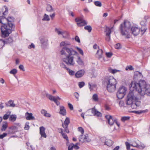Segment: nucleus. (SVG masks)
Segmentation results:
<instances>
[{
    "mask_svg": "<svg viewBox=\"0 0 150 150\" xmlns=\"http://www.w3.org/2000/svg\"><path fill=\"white\" fill-rule=\"evenodd\" d=\"M71 45L69 42L65 41L60 43V47L63 46L60 51V54L63 56L62 60L67 65L74 66L75 64L74 60V56L77 55L78 53L71 47L68 46Z\"/></svg>",
    "mask_w": 150,
    "mask_h": 150,
    "instance_id": "obj_1",
    "label": "nucleus"
},
{
    "mask_svg": "<svg viewBox=\"0 0 150 150\" xmlns=\"http://www.w3.org/2000/svg\"><path fill=\"white\" fill-rule=\"evenodd\" d=\"M131 27L130 23L127 20H125L120 26L121 35L125 38H127L130 37V31L134 35H138L140 32V28L134 26L132 27L131 29Z\"/></svg>",
    "mask_w": 150,
    "mask_h": 150,
    "instance_id": "obj_2",
    "label": "nucleus"
},
{
    "mask_svg": "<svg viewBox=\"0 0 150 150\" xmlns=\"http://www.w3.org/2000/svg\"><path fill=\"white\" fill-rule=\"evenodd\" d=\"M131 89L133 88L141 96L146 94L150 96V85H146V82L144 80H140L139 83L132 81L130 84Z\"/></svg>",
    "mask_w": 150,
    "mask_h": 150,
    "instance_id": "obj_3",
    "label": "nucleus"
},
{
    "mask_svg": "<svg viewBox=\"0 0 150 150\" xmlns=\"http://www.w3.org/2000/svg\"><path fill=\"white\" fill-rule=\"evenodd\" d=\"M105 82L107 85V88L108 91L113 92L115 91L116 85L117 83L116 80L113 77L110 76L106 79Z\"/></svg>",
    "mask_w": 150,
    "mask_h": 150,
    "instance_id": "obj_4",
    "label": "nucleus"
},
{
    "mask_svg": "<svg viewBox=\"0 0 150 150\" xmlns=\"http://www.w3.org/2000/svg\"><path fill=\"white\" fill-rule=\"evenodd\" d=\"M8 23L7 25H3L1 27V37L3 38H5L8 36L11 32V28H13L14 26L12 22Z\"/></svg>",
    "mask_w": 150,
    "mask_h": 150,
    "instance_id": "obj_5",
    "label": "nucleus"
},
{
    "mask_svg": "<svg viewBox=\"0 0 150 150\" xmlns=\"http://www.w3.org/2000/svg\"><path fill=\"white\" fill-rule=\"evenodd\" d=\"M140 99L139 95H137L134 90L133 91H130L127 96L126 104L130 105L134 101L139 100Z\"/></svg>",
    "mask_w": 150,
    "mask_h": 150,
    "instance_id": "obj_6",
    "label": "nucleus"
},
{
    "mask_svg": "<svg viewBox=\"0 0 150 150\" xmlns=\"http://www.w3.org/2000/svg\"><path fill=\"white\" fill-rule=\"evenodd\" d=\"M127 90L126 88L124 86L120 88L117 93L118 98L121 99L123 98L126 93Z\"/></svg>",
    "mask_w": 150,
    "mask_h": 150,
    "instance_id": "obj_7",
    "label": "nucleus"
},
{
    "mask_svg": "<svg viewBox=\"0 0 150 150\" xmlns=\"http://www.w3.org/2000/svg\"><path fill=\"white\" fill-rule=\"evenodd\" d=\"M87 115L88 116H92V115L96 116L97 117H101V113L97 110L94 107L92 109H89L86 112Z\"/></svg>",
    "mask_w": 150,
    "mask_h": 150,
    "instance_id": "obj_8",
    "label": "nucleus"
},
{
    "mask_svg": "<svg viewBox=\"0 0 150 150\" xmlns=\"http://www.w3.org/2000/svg\"><path fill=\"white\" fill-rule=\"evenodd\" d=\"M105 117L108 120V123L110 125H112L113 124L115 123L118 126V127L120 125V124L117 121V119L115 118H113L110 115H108L105 116Z\"/></svg>",
    "mask_w": 150,
    "mask_h": 150,
    "instance_id": "obj_9",
    "label": "nucleus"
},
{
    "mask_svg": "<svg viewBox=\"0 0 150 150\" xmlns=\"http://www.w3.org/2000/svg\"><path fill=\"white\" fill-rule=\"evenodd\" d=\"M79 140L80 142L83 143L89 142L91 141V139L89 138L88 135L86 134H81L79 137Z\"/></svg>",
    "mask_w": 150,
    "mask_h": 150,
    "instance_id": "obj_10",
    "label": "nucleus"
},
{
    "mask_svg": "<svg viewBox=\"0 0 150 150\" xmlns=\"http://www.w3.org/2000/svg\"><path fill=\"white\" fill-rule=\"evenodd\" d=\"M75 21L79 26H83L87 24V22L83 19L82 18H78L75 19Z\"/></svg>",
    "mask_w": 150,
    "mask_h": 150,
    "instance_id": "obj_11",
    "label": "nucleus"
},
{
    "mask_svg": "<svg viewBox=\"0 0 150 150\" xmlns=\"http://www.w3.org/2000/svg\"><path fill=\"white\" fill-rule=\"evenodd\" d=\"M70 122V119L69 118L66 117L64 123L62 124V126L64 129L65 132L67 133H69V131L68 129V126Z\"/></svg>",
    "mask_w": 150,
    "mask_h": 150,
    "instance_id": "obj_12",
    "label": "nucleus"
},
{
    "mask_svg": "<svg viewBox=\"0 0 150 150\" xmlns=\"http://www.w3.org/2000/svg\"><path fill=\"white\" fill-rule=\"evenodd\" d=\"M106 32L105 40L107 41H109L110 39V34L111 33V29L109 28H106L105 30Z\"/></svg>",
    "mask_w": 150,
    "mask_h": 150,
    "instance_id": "obj_13",
    "label": "nucleus"
},
{
    "mask_svg": "<svg viewBox=\"0 0 150 150\" xmlns=\"http://www.w3.org/2000/svg\"><path fill=\"white\" fill-rule=\"evenodd\" d=\"M45 129L43 126H42L40 127V134L41 135V137L40 138V139L41 140L42 137L46 138L47 137V135L45 132Z\"/></svg>",
    "mask_w": 150,
    "mask_h": 150,
    "instance_id": "obj_14",
    "label": "nucleus"
},
{
    "mask_svg": "<svg viewBox=\"0 0 150 150\" xmlns=\"http://www.w3.org/2000/svg\"><path fill=\"white\" fill-rule=\"evenodd\" d=\"M85 71L83 69L77 71L75 74L76 77L77 78H79L82 77L85 74Z\"/></svg>",
    "mask_w": 150,
    "mask_h": 150,
    "instance_id": "obj_15",
    "label": "nucleus"
},
{
    "mask_svg": "<svg viewBox=\"0 0 150 150\" xmlns=\"http://www.w3.org/2000/svg\"><path fill=\"white\" fill-rule=\"evenodd\" d=\"M25 117L26 119L28 120H35V117L33 116L32 113H29L27 112L25 113Z\"/></svg>",
    "mask_w": 150,
    "mask_h": 150,
    "instance_id": "obj_16",
    "label": "nucleus"
},
{
    "mask_svg": "<svg viewBox=\"0 0 150 150\" xmlns=\"http://www.w3.org/2000/svg\"><path fill=\"white\" fill-rule=\"evenodd\" d=\"M134 103H133L132 104H131V107L133 109H135L137 108V107H138L141 104V102L139 100H137L134 101Z\"/></svg>",
    "mask_w": 150,
    "mask_h": 150,
    "instance_id": "obj_17",
    "label": "nucleus"
},
{
    "mask_svg": "<svg viewBox=\"0 0 150 150\" xmlns=\"http://www.w3.org/2000/svg\"><path fill=\"white\" fill-rule=\"evenodd\" d=\"M134 79L137 80L142 78V75L141 73L137 71L134 73Z\"/></svg>",
    "mask_w": 150,
    "mask_h": 150,
    "instance_id": "obj_18",
    "label": "nucleus"
},
{
    "mask_svg": "<svg viewBox=\"0 0 150 150\" xmlns=\"http://www.w3.org/2000/svg\"><path fill=\"white\" fill-rule=\"evenodd\" d=\"M103 50L100 49H99L98 50L96 54V57L100 59L103 57Z\"/></svg>",
    "mask_w": 150,
    "mask_h": 150,
    "instance_id": "obj_19",
    "label": "nucleus"
},
{
    "mask_svg": "<svg viewBox=\"0 0 150 150\" xmlns=\"http://www.w3.org/2000/svg\"><path fill=\"white\" fill-rule=\"evenodd\" d=\"M59 113L60 114L63 116H65L66 115V110L64 106H60V111L59 112Z\"/></svg>",
    "mask_w": 150,
    "mask_h": 150,
    "instance_id": "obj_20",
    "label": "nucleus"
},
{
    "mask_svg": "<svg viewBox=\"0 0 150 150\" xmlns=\"http://www.w3.org/2000/svg\"><path fill=\"white\" fill-rule=\"evenodd\" d=\"M8 23L7 18L3 17H0V23L3 24V25H6L5 23Z\"/></svg>",
    "mask_w": 150,
    "mask_h": 150,
    "instance_id": "obj_21",
    "label": "nucleus"
},
{
    "mask_svg": "<svg viewBox=\"0 0 150 150\" xmlns=\"http://www.w3.org/2000/svg\"><path fill=\"white\" fill-rule=\"evenodd\" d=\"M41 44L43 45L47 46L48 45V40L45 38H42L40 39Z\"/></svg>",
    "mask_w": 150,
    "mask_h": 150,
    "instance_id": "obj_22",
    "label": "nucleus"
},
{
    "mask_svg": "<svg viewBox=\"0 0 150 150\" xmlns=\"http://www.w3.org/2000/svg\"><path fill=\"white\" fill-rule=\"evenodd\" d=\"M77 63L80 65H84V62L82 60L79 56H78L77 59L76 60Z\"/></svg>",
    "mask_w": 150,
    "mask_h": 150,
    "instance_id": "obj_23",
    "label": "nucleus"
},
{
    "mask_svg": "<svg viewBox=\"0 0 150 150\" xmlns=\"http://www.w3.org/2000/svg\"><path fill=\"white\" fill-rule=\"evenodd\" d=\"M41 113L43 114L45 116L49 117H51V115L47 113V111L44 109H42L41 110Z\"/></svg>",
    "mask_w": 150,
    "mask_h": 150,
    "instance_id": "obj_24",
    "label": "nucleus"
},
{
    "mask_svg": "<svg viewBox=\"0 0 150 150\" xmlns=\"http://www.w3.org/2000/svg\"><path fill=\"white\" fill-rule=\"evenodd\" d=\"M46 96L49 98V100L51 101H54V100L56 99V97L54 96H52L51 95L47 93L46 94Z\"/></svg>",
    "mask_w": 150,
    "mask_h": 150,
    "instance_id": "obj_25",
    "label": "nucleus"
},
{
    "mask_svg": "<svg viewBox=\"0 0 150 150\" xmlns=\"http://www.w3.org/2000/svg\"><path fill=\"white\" fill-rule=\"evenodd\" d=\"M8 127V125L7 122H3V125L1 130L2 131H5Z\"/></svg>",
    "mask_w": 150,
    "mask_h": 150,
    "instance_id": "obj_26",
    "label": "nucleus"
},
{
    "mask_svg": "<svg viewBox=\"0 0 150 150\" xmlns=\"http://www.w3.org/2000/svg\"><path fill=\"white\" fill-rule=\"evenodd\" d=\"M55 30V32L57 33L59 35H62L64 33L63 32V31L60 29L56 28Z\"/></svg>",
    "mask_w": 150,
    "mask_h": 150,
    "instance_id": "obj_27",
    "label": "nucleus"
},
{
    "mask_svg": "<svg viewBox=\"0 0 150 150\" xmlns=\"http://www.w3.org/2000/svg\"><path fill=\"white\" fill-rule=\"evenodd\" d=\"M2 10L4 11L3 13V14L4 15H6L8 13V11L7 7L6 6H4Z\"/></svg>",
    "mask_w": 150,
    "mask_h": 150,
    "instance_id": "obj_28",
    "label": "nucleus"
},
{
    "mask_svg": "<svg viewBox=\"0 0 150 150\" xmlns=\"http://www.w3.org/2000/svg\"><path fill=\"white\" fill-rule=\"evenodd\" d=\"M108 71L109 72L112 73V74H114L118 72L121 71L120 70H117L116 69H113L111 68L109 69Z\"/></svg>",
    "mask_w": 150,
    "mask_h": 150,
    "instance_id": "obj_29",
    "label": "nucleus"
},
{
    "mask_svg": "<svg viewBox=\"0 0 150 150\" xmlns=\"http://www.w3.org/2000/svg\"><path fill=\"white\" fill-rule=\"evenodd\" d=\"M47 11L49 12H52L54 11V9L52 8V6L50 5H47Z\"/></svg>",
    "mask_w": 150,
    "mask_h": 150,
    "instance_id": "obj_30",
    "label": "nucleus"
},
{
    "mask_svg": "<svg viewBox=\"0 0 150 150\" xmlns=\"http://www.w3.org/2000/svg\"><path fill=\"white\" fill-rule=\"evenodd\" d=\"M11 114L10 112H6V113L4 115L3 117V119L4 120H6L7 119L9 116Z\"/></svg>",
    "mask_w": 150,
    "mask_h": 150,
    "instance_id": "obj_31",
    "label": "nucleus"
},
{
    "mask_svg": "<svg viewBox=\"0 0 150 150\" xmlns=\"http://www.w3.org/2000/svg\"><path fill=\"white\" fill-rule=\"evenodd\" d=\"M61 130V132L63 138L66 140L67 141H68V138L67 134L64 133L63 132L62 129H60Z\"/></svg>",
    "mask_w": 150,
    "mask_h": 150,
    "instance_id": "obj_32",
    "label": "nucleus"
},
{
    "mask_svg": "<svg viewBox=\"0 0 150 150\" xmlns=\"http://www.w3.org/2000/svg\"><path fill=\"white\" fill-rule=\"evenodd\" d=\"M63 62H61L60 63V66L62 68L64 69L67 70L68 68L67 67L66 65L63 62H64L62 61ZM64 63H65L64 62Z\"/></svg>",
    "mask_w": 150,
    "mask_h": 150,
    "instance_id": "obj_33",
    "label": "nucleus"
},
{
    "mask_svg": "<svg viewBox=\"0 0 150 150\" xmlns=\"http://www.w3.org/2000/svg\"><path fill=\"white\" fill-rule=\"evenodd\" d=\"M16 115H12L10 116L9 119L10 120L14 122L16 120Z\"/></svg>",
    "mask_w": 150,
    "mask_h": 150,
    "instance_id": "obj_34",
    "label": "nucleus"
},
{
    "mask_svg": "<svg viewBox=\"0 0 150 150\" xmlns=\"http://www.w3.org/2000/svg\"><path fill=\"white\" fill-rule=\"evenodd\" d=\"M50 20V18L49 16L46 14H45L43 18L42 19V20L46 21H49Z\"/></svg>",
    "mask_w": 150,
    "mask_h": 150,
    "instance_id": "obj_35",
    "label": "nucleus"
},
{
    "mask_svg": "<svg viewBox=\"0 0 150 150\" xmlns=\"http://www.w3.org/2000/svg\"><path fill=\"white\" fill-rule=\"evenodd\" d=\"M13 41L12 38L11 37H9L8 39L5 41V43H10L12 42Z\"/></svg>",
    "mask_w": 150,
    "mask_h": 150,
    "instance_id": "obj_36",
    "label": "nucleus"
},
{
    "mask_svg": "<svg viewBox=\"0 0 150 150\" xmlns=\"http://www.w3.org/2000/svg\"><path fill=\"white\" fill-rule=\"evenodd\" d=\"M112 142L111 140H108L105 142V144L108 146H110L112 145Z\"/></svg>",
    "mask_w": 150,
    "mask_h": 150,
    "instance_id": "obj_37",
    "label": "nucleus"
},
{
    "mask_svg": "<svg viewBox=\"0 0 150 150\" xmlns=\"http://www.w3.org/2000/svg\"><path fill=\"white\" fill-rule=\"evenodd\" d=\"M67 70L68 71L69 75H74L75 74V72L74 71L70 69L69 68L67 69Z\"/></svg>",
    "mask_w": 150,
    "mask_h": 150,
    "instance_id": "obj_38",
    "label": "nucleus"
},
{
    "mask_svg": "<svg viewBox=\"0 0 150 150\" xmlns=\"http://www.w3.org/2000/svg\"><path fill=\"white\" fill-rule=\"evenodd\" d=\"M145 146L144 145V144L140 143V144H138V148L140 149H142L145 148Z\"/></svg>",
    "mask_w": 150,
    "mask_h": 150,
    "instance_id": "obj_39",
    "label": "nucleus"
},
{
    "mask_svg": "<svg viewBox=\"0 0 150 150\" xmlns=\"http://www.w3.org/2000/svg\"><path fill=\"white\" fill-rule=\"evenodd\" d=\"M84 29L88 30L89 32H91L92 30V28L91 27L90 25H87L84 27Z\"/></svg>",
    "mask_w": 150,
    "mask_h": 150,
    "instance_id": "obj_40",
    "label": "nucleus"
},
{
    "mask_svg": "<svg viewBox=\"0 0 150 150\" xmlns=\"http://www.w3.org/2000/svg\"><path fill=\"white\" fill-rule=\"evenodd\" d=\"M129 118L130 117L128 116L123 117H121V120L122 122H125L129 120Z\"/></svg>",
    "mask_w": 150,
    "mask_h": 150,
    "instance_id": "obj_41",
    "label": "nucleus"
},
{
    "mask_svg": "<svg viewBox=\"0 0 150 150\" xmlns=\"http://www.w3.org/2000/svg\"><path fill=\"white\" fill-rule=\"evenodd\" d=\"M76 48L79 52V53L82 55L83 56V52L82 50L80 48H79L77 47H76Z\"/></svg>",
    "mask_w": 150,
    "mask_h": 150,
    "instance_id": "obj_42",
    "label": "nucleus"
},
{
    "mask_svg": "<svg viewBox=\"0 0 150 150\" xmlns=\"http://www.w3.org/2000/svg\"><path fill=\"white\" fill-rule=\"evenodd\" d=\"M5 44V41L0 39V48H2Z\"/></svg>",
    "mask_w": 150,
    "mask_h": 150,
    "instance_id": "obj_43",
    "label": "nucleus"
},
{
    "mask_svg": "<svg viewBox=\"0 0 150 150\" xmlns=\"http://www.w3.org/2000/svg\"><path fill=\"white\" fill-rule=\"evenodd\" d=\"M63 34L62 35L63 38H66L69 35V33L68 32L65 31H63Z\"/></svg>",
    "mask_w": 150,
    "mask_h": 150,
    "instance_id": "obj_44",
    "label": "nucleus"
},
{
    "mask_svg": "<svg viewBox=\"0 0 150 150\" xmlns=\"http://www.w3.org/2000/svg\"><path fill=\"white\" fill-rule=\"evenodd\" d=\"M93 100L95 101H97L98 100V96L97 94H94L92 97Z\"/></svg>",
    "mask_w": 150,
    "mask_h": 150,
    "instance_id": "obj_45",
    "label": "nucleus"
},
{
    "mask_svg": "<svg viewBox=\"0 0 150 150\" xmlns=\"http://www.w3.org/2000/svg\"><path fill=\"white\" fill-rule=\"evenodd\" d=\"M94 4L96 6L101 7L102 6L101 2L100 1H96L94 2Z\"/></svg>",
    "mask_w": 150,
    "mask_h": 150,
    "instance_id": "obj_46",
    "label": "nucleus"
},
{
    "mask_svg": "<svg viewBox=\"0 0 150 150\" xmlns=\"http://www.w3.org/2000/svg\"><path fill=\"white\" fill-rule=\"evenodd\" d=\"M8 23H11L13 21V18L12 17H8L7 18Z\"/></svg>",
    "mask_w": 150,
    "mask_h": 150,
    "instance_id": "obj_47",
    "label": "nucleus"
},
{
    "mask_svg": "<svg viewBox=\"0 0 150 150\" xmlns=\"http://www.w3.org/2000/svg\"><path fill=\"white\" fill-rule=\"evenodd\" d=\"M17 72V69H13L10 71V74H16Z\"/></svg>",
    "mask_w": 150,
    "mask_h": 150,
    "instance_id": "obj_48",
    "label": "nucleus"
},
{
    "mask_svg": "<svg viewBox=\"0 0 150 150\" xmlns=\"http://www.w3.org/2000/svg\"><path fill=\"white\" fill-rule=\"evenodd\" d=\"M125 69L126 70H132L134 69V68H133L132 66L131 65H129L127 66L126 68Z\"/></svg>",
    "mask_w": 150,
    "mask_h": 150,
    "instance_id": "obj_49",
    "label": "nucleus"
},
{
    "mask_svg": "<svg viewBox=\"0 0 150 150\" xmlns=\"http://www.w3.org/2000/svg\"><path fill=\"white\" fill-rule=\"evenodd\" d=\"M85 85V83L83 82H79L78 83L79 86L80 88L83 87Z\"/></svg>",
    "mask_w": 150,
    "mask_h": 150,
    "instance_id": "obj_50",
    "label": "nucleus"
},
{
    "mask_svg": "<svg viewBox=\"0 0 150 150\" xmlns=\"http://www.w3.org/2000/svg\"><path fill=\"white\" fill-rule=\"evenodd\" d=\"M29 123L27 122L25 124V126L24 127V129L25 130H28L29 129Z\"/></svg>",
    "mask_w": 150,
    "mask_h": 150,
    "instance_id": "obj_51",
    "label": "nucleus"
},
{
    "mask_svg": "<svg viewBox=\"0 0 150 150\" xmlns=\"http://www.w3.org/2000/svg\"><path fill=\"white\" fill-rule=\"evenodd\" d=\"M138 143L134 142H133L132 144L131 145L133 146L138 148Z\"/></svg>",
    "mask_w": 150,
    "mask_h": 150,
    "instance_id": "obj_52",
    "label": "nucleus"
},
{
    "mask_svg": "<svg viewBox=\"0 0 150 150\" xmlns=\"http://www.w3.org/2000/svg\"><path fill=\"white\" fill-rule=\"evenodd\" d=\"M78 131L81 132V134H83L84 133V129H83L81 127H79L78 128Z\"/></svg>",
    "mask_w": 150,
    "mask_h": 150,
    "instance_id": "obj_53",
    "label": "nucleus"
},
{
    "mask_svg": "<svg viewBox=\"0 0 150 150\" xmlns=\"http://www.w3.org/2000/svg\"><path fill=\"white\" fill-rule=\"evenodd\" d=\"M74 144H71L68 147V150H72L74 148Z\"/></svg>",
    "mask_w": 150,
    "mask_h": 150,
    "instance_id": "obj_54",
    "label": "nucleus"
},
{
    "mask_svg": "<svg viewBox=\"0 0 150 150\" xmlns=\"http://www.w3.org/2000/svg\"><path fill=\"white\" fill-rule=\"evenodd\" d=\"M74 95L76 98L77 99V100H78L79 98V96L78 93L77 92L74 93Z\"/></svg>",
    "mask_w": 150,
    "mask_h": 150,
    "instance_id": "obj_55",
    "label": "nucleus"
},
{
    "mask_svg": "<svg viewBox=\"0 0 150 150\" xmlns=\"http://www.w3.org/2000/svg\"><path fill=\"white\" fill-rule=\"evenodd\" d=\"M7 135V134L5 133H3V134L0 135V139H2L4 137H6Z\"/></svg>",
    "mask_w": 150,
    "mask_h": 150,
    "instance_id": "obj_56",
    "label": "nucleus"
},
{
    "mask_svg": "<svg viewBox=\"0 0 150 150\" xmlns=\"http://www.w3.org/2000/svg\"><path fill=\"white\" fill-rule=\"evenodd\" d=\"M125 145L126 146L127 149V150H129L130 149V144L127 142H125Z\"/></svg>",
    "mask_w": 150,
    "mask_h": 150,
    "instance_id": "obj_57",
    "label": "nucleus"
},
{
    "mask_svg": "<svg viewBox=\"0 0 150 150\" xmlns=\"http://www.w3.org/2000/svg\"><path fill=\"white\" fill-rule=\"evenodd\" d=\"M19 69L23 71H24L25 70L24 66L23 65L21 64L19 66Z\"/></svg>",
    "mask_w": 150,
    "mask_h": 150,
    "instance_id": "obj_58",
    "label": "nucleus"
},
{
    "mask_svg": "<svg viewBox=\"0 0 150 150\" xmlns=\"http://www.w3.org/2000/svg\"><path fill=\"white\" fill-rule=\"evenodd\" d=\"M115 47L117 49H119L121 48L120 45L119 43H117L115 45Z\"/></svg>",
    "mask_w": 150,
    "mask_h": 150,
    "instance_id": "obj_59",
    "label": "nucleus"
},
{
    "mask_svg": "<svg viewBox=\"0 0 150 150\" xmlns=\"http://www.w3.org/2000/svg\"><path fill=\"white\" fill-rule=\"evenodd\" d=\"M75 39L76 41L78 43L80 42V40L79 38L77 36H76L75 38Z\"/></svg>",
    "mask_w": 150,
    "mask_h": 150,
    "instance_id": "obj_60",
    "label": "nucleus"
},
{
    "mask_svg": "<svg viewBox=\"0 0 150 150\" xmlns=\"http://www.w3.org/2000/svg\"><path fill=\"white\" fill-rule=\"evenodd\" d=\"M119 105L120 107H122L124 106V103L123 101L121 100L119 102Z\"/></svg>",
    "mask_w": 150,
    "mask_h": 150,
    "instance_id": "obj_61",
    "label": "nucleus"
},
{
    "mask_svg": "<svg viewBox=\"0 0 150 150\" xmlns=\"http://www.w3.org/2000/svg\"><path fill=\"white\" fill-rule=\"evenodd\" d=\"M35 46L34 45L33 43H32L31 45H29L28 47L29 49H30L32 48H34Z\"/></svg>",
    "mask_w": 150,
    "mask_h": 150,
    "instance_id": "obj_62",
    "label": "nucleus"
},
{
    "mask_svg": "<svg viewBox=\"0 0 150 150\" xmlns=\"http://www.w3.org/2000/svg\"><path fill=\"white\" fill-rule=\"evenodd\" d=\"M106 55L107 57H110L112 56V54L111 53L108 52L106 53Z\"/></svg>",
    "mask_w": 150,
    "mask_h": 150,
    "instance_id": "obj_63",
    "label": "nucleus"
},
{
    "mask_svg": "<svg viewBox=\"0 0 150 150\" xmlns=\"http://www.w3.org/2000/svg\"><path fill=\"white\" fill-rule=\"evenodd\" d=\"M146 30V28H145L144 27H142L141 28V32H143V33H144Z\"/></svg>",
    "mask_w": 150,
    "mask_h": 150,
    "instance_id": "obj_64",
    "label": "nucleus"
}]
</instances>
